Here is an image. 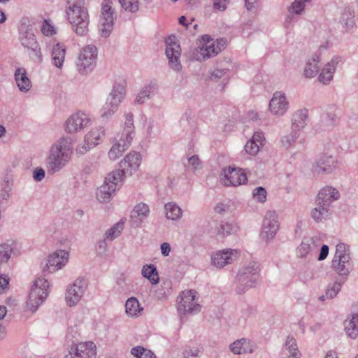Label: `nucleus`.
<instances>
[{
    "instance_id": "40",
    "label": "nucleus",
    "mask_w": 358,
    "mask_h": 358,
    "mask_svg": "<svg viewBox=\"0 0 358 358\" xmlns=\"http://www.w3.org/2000/svg\"><path fill=\"white\" fill-rule=\"evenodd\" d=\"M15 249L16 245L13 241L0 244V265L9 260L11 255L15 253Z\"/></svg>"
},
{
    "instance_id": "59",
    "label": "nucleus",
    "mask_w": 358,
    "mask_h": 358,
    "mask_svg": "<svg viewBox=\"0 0 358 358\" xmlns=\"http://www.w3.org/2000/svg\"><path fill=\"white\" fill-rule=\"evenodd\" d=\"M227 69H216L210 72V79L213 81H217L227 73Z\"/></svg>"
},
{
    "instance_id": "21",
    "label": "nucleus",
    "mask_w": 358,
    "mask_h": 358,
    "mask_svg": "<svg viewBox=\"0 0 358 358\" xmlns=\"http://www.w3.org/2000/svg\"><path fill=\"white\" fill-rule=\"evenodd\" d=\"M338 166L337 160L333 155L324 154L315 162L314 171L317 173L329 174Z\"/></svg>"
},
{
    "instance_id": "19",
    "label": "nucleus",
    "mask_w": 358,
    "mask_h": 358,
    "mask_svg": "<svg viewBox=\"0 0 358 358\" xmlns=\"http://www.w3.org/2000/svg\"><path fill=\"white\" fill-rule=\"evenodd\" d=\"M69 259V253L67 250H58L49 255L47 266L51 271H59L66 265Z\"/></svg>"
},
{
    "instance_id": "23",
    "label": "nucleus",
    "mask_w": 358,
    "mask_h": 358,
    "mask_svg": "<svg viewBox=\"0 0 358 358\" xmlns=\"http://www.w3.org/2000/svg\"><path fill=\"white\" fill-rule=\"evenodd\" d=\"M354 10L350 7H345L339 18V23L342 26L344 31L347 33L352 32L356 28Z\"/></svg>"
},
{
    "instance_id": "37",
    "label": "nucleus",
    "mask_w": 358,
    "mask_h": 358,
    "mask_svg": "<svg viewBox=\"0 0 358 358\" xmlns=\"http://www.w3.org/2000/svg\"><path fill=\"white\" fill-rule=\"evenodd\" d=\"M345 331L346 334L352 339L358 336V314L352 315L344 322Z\"/></svg>"
},
{
    "instance_id": "13",
    "label": "nucleus",
    "mask_w": 358,
    "mask_h": 358,
    "mask_svg": "<svg viewBox=\"0 0 358 358\" xmlns=\"http://www.w3.org/2000/svg\"><path fill=\"white\" fill-rule=\"evenodd\" d=\"M279 229L278 216L275 211L268 210L266 213L262 226L261 238L266 242L273 240Z\"/></svg>"
},
{
    "instance_id": "29",
    "label": "nucleus",
    "mask_w": 358,
    "mask_h": 358,
    "mask_svg": "<svg viewBox=\"0 0 358 358\" xmlns=\"http://www.w3.org/2000/svg\"><path fill=\"white\" fill-rule=\"evenodd\" d=\"M143 308L136 297L129 298L125 303V313L129 317H138L142 315Z\"/></svg>"
},
{
    "instance_id": "12",
    "label": "nucleus",
    "mask_w": 358,
    "mask_h": 358,
    "mask_svg": "<svg viewBox=\"0 0 358 358\" xmlns=\"http://www.w3.org/2000/svg\"><path fill=\"white\" fill-rule=\"evenodd\" d=\"M220 182L224 186H238L245 184L248 178L243 169L229 166L222 169L220 174Z\"/></svg>"
},
{
    "instance_id": "60",
    "label": "nucleus",
    "mask_w": 358,
    "mask_h": 358,
    "mask_svg": "<svg viewBox=\"0 0 358 358\" xmlns=\"http://www.w3.org/2000/svg\"><path fill=\"white\" fill-rule=\"evenodd\" d=\"M189 166L195 171L201 169V161L197 155H193L188 159Z\"/></svg>"
},
{
    "instance_id": "35",
    "label": "nucleus",
    "mask_w": 358,
    "mask_h": 358,
    "mask_svg": "<svg viewBox=\"0 0 358 358\" xmlns=\"http://www.w3.org/2000/svg\"><path fill=\"white\" fill-rule=\"evenodd\" d=\"M116 191L117 190H115L111 186L103 182V184L96 190V198L101 203H108L115 195Z\"/></svg>"
},
{
    "instance_id": "56",
    "label": "nucleus",
    "mask_w": 358,
    "mask_h": 358,
    "mask_svg": "<svg viewBox=\"0 0 358 358\" xmlns=\"http://www.w3.org/2000/svg\"><path fill=\"white\" fill-rule=\"evenodd\" d=\"M123 130L126 131L135 132L134 115L131 112H127L124 113V123Z\"/></svg>"
},
{
    "instance_id": "43",
    "label": "nucleus",
    "mask_w": 358,
    "mask_h": 358,
    "mask_svg": "<svg viewBox=\"0 0 358 358\" xmlns=\"http://www.w3.org/2000/svg\"><path fill=\"white\" fill-rule=\"evenodd\" d=\"M149 214L150 208L148 206L144 203H139L134 206L131 217L133 219L136 218L140 222H142L148 217Z\"/></svg>"
},
{
    "instance_id": "4",
    "label": "nucleus",
    "mask_w": 358,
    "mask_h": 358,
    "mask_svg": "<svg viewBox=\"0 0 358 358\" xmlns=\"http://www.w3.org/2000/svg\"><path fill=\"white\" fill-rule=\"evenodd\" d=\"M50 282L42 277L37 278L33 282L26 303V310L36 313L50 293Z\"/></svg>"
},
{
    "instance_id": "45",
    "label": "nucleus",
    "mask_w": 358,
    "mask_h": 358,
    "mask_svg": "<svg viewBox=\"0 0 358 358\" xmlns=\"http://www.w3.org/2000/svg\"><path fill=\"white\" fill-rule=\"evenodd\" d=\"M345 279L336 280L333 283H329L326 289V296L327 299H334L341 289Z\"/></svg>"
},
{
    "instance_id": "20",
    "label": "nucleus",
    "mask_w": 358,
    "mask_h": 358,
    "mask_svg": "<svg viewBox=\"0 0 358 358\" xmlns=\"http://www.w3.org/2000/svg\"><path fill=\"white\" fill-rule=\"evenodd\" d=\"M341 62V57L334 56L322 69L318 75V81L323 85H329L334 78L338 64Z\"/></svg>"
},
{
    "instance_id": "26",
    "label": "nucleus",
    "mask_w": 358,
    "mask_h": 358,
    "mask_svg": "<svg viewBox=\"0 0 358 358\" xmlns=\"http://www.w3.org/2000/svg\"><path fill=\"white\" fill-rule=\"evenodd\" d=\"M15 82L21 92H28L32 87V83L24 68H17L14 73Z\"/></svg>"
},
{
    "instance_id": "41",
    "label": "nucleus",
    "mask_w": 358,
    "mask_h": 358,
    "mask_svg": "<svg viewBox=\"0 0 358 358\" xmlns=\"http://www.w3.org/2000/svg\"><path fill=\"white\" fill-rule=\"evenodd\" d=\"M142 275L148 279L152 285H156L159 281V278L156 266L153 264H145L141 270Z\"/></svg>"
},
{
    "instance_id": "18",
    "label": "nucleus",
    "mask_w": 358,
    "mask_h": 358,
    "mask_svg": "<svg viewBox=\"0 0 358 358\" xmlns=\"http://www.w3.org/2000/svg\"><path fill=\"white\" fill-rule=\"evenodd\" d=\"M142 157L139 152L132 151L128 153L120 162L121 169L128 176L136 172L141 164Z\"/></svg>"
},
{
    "instance_id": "28",
    "label": "nucleus",
    "mask_w": 358,
    "mask_h": 358,
    "mask_svg": "<svg viewBox=\"0 0 358 358\" xmlns=\"http://www.w3.org/2000/svg\"><path fill=\"white\" fill-rule=\"evenodd\" d=\"M308 121V111L306 108L296 110L292 117V128L299 133L307 125Z\"/></svg>"
},
{
    "instance_id": "33",
    "label": "nucleus",
    "mask_w": 358,
    "mask_h": 358,
    "mask_svg": "<svg viewBox=\"0 0 358 358\" xmlns=\"http://www.w3.org/2000/svg\"><path fill=\"white\" fill-rule=\"evenodd\" d=\"M105 133L106 131L103 127H93L85 135V140L91 145L96 146L103 141Z\"/></svg>"
},
{
    "instance_id": "14",
    "label": "nucleus",
    "mask_w": 358,
    "mask_h": 358,
    "mask_svg": "<svg viewBox=\"0 0 358 358\" xmlns=\"http://www.w3.org/2000/svg\"><path fill=\"white\" fill-rule=\"evenodd\" d=\"M289 102L285 92L277 91L273 93L268 104V108L272 115L282 117L288 111Z\"/></svg>"
},
{
    "instance_id": "57",
    "label": "nucleus",
    "mask_w": 358,
    "mask_h": 358,
    "mask_svg": "<svg viewBox=\"0 0 358 358\" xmlns=\"http://www.w3.org/2000/svg\"><path fill=\"white\" fill-rule=\"evenodd\" d=\"M113 21H100L99 31L101 36L103 37L108 36L113 29Z\"/></svg>"
},
{
    "instance_id": "58",
    "label": "nucleus",
    "mask_w": 358,
    "mask_h": 358,
    "mask_svg": "<svg viewBox=\"0 0 358 358\" xmlns=\"http://www.w3.org/2000/svg\"><path fill=\"white\" fill-rule=\"evenodd\" d=\"M41 32L44 36H52L55 35L57 31L53 25L50 24V21L45 20L41 26Z\"/></svg>"
},
{
    "instance_id": "51",
    "label": "nucleus",
    "mask_w": 358,
    "mask_h": 358,
    "mask_svg": "<svg viewBox=\"0 0 358 358\" xmlns=\"http://www.w3.org/2000/svg\"><path fill=\"white\" fill-rule=\"evenodd\" d=\"M285 348L289 351V357H299V352L297 348L296 341L292 336H288L285 342Z\"/></svg>"
},
{
    "instance_id": "39",
    "label": "nucleus",
    "mask_w": 358,
    "mask_h": 358,
    "mask_svg": "<svg viewBox=\"0 0 358 358\" xmlns=\"http://www.w3.org/2000/svg\"><path fill=\"white\" fill-rule=\"evenodd\" d=\"M125 222L120 220L106 231L103 237L108 241H113L118 238L124 228Z\"/></svg>"
},
{
    "instance_id": "31",
    "label": "nucleus",
    "mask_w": 358,
    "mask_h": 358,
    "mask_svg": "<svg viewBox=\"0 0 358 358\" xmlns=\"http://www.w3.org/2000/svg\"><path fill=\"white\" fill-rule=\"evenodd\" d=\"M329 208L323 205L321 202L315 201V207L310 213L311 217L317 223L324 222L330 215Z\"/></svg>"
},
{
    "instance_id": "62",
    "label": "nucleus",
    "mask_w": 358,
    "mask_h": 358,
    "mask_svg": "<svg viewBox=\"0 0 358 358\" xmlns=\"http://www.w3.org/2000/svg\"><path fill=\"white\" fill-rule=\"evenodd\" d=\"M45 176V172L42 168H36L33 172V178L37 182L42 181Z\"/></svg>"
},
{
    "instance_id": "8",
    "label": "nucleus",
    "mask_w": 358,
    "mask_h": 358,
    "mask_svg": "<svg viewBox=\"0 0 358 358\" xmlns=\"http://www.w3.org/2000/svg\"><path fill=\"white\" fill-rule=\"evenodd\" d=\"M198 294L190 289L182 292L178 298V310L182 314H196L200 312L201 305L198 301Z\"/></svg>"
},
{
    "instance_id": "6",
    "label": "nucleus",
    "mask_w": 358,
    "mask_h": 358,
    "mask_svg": "<svg viewBox=\"0 0 358 358\" xmlns=\"http://www.w3.org/2000/svg\"><path fill=\"white\" fill-rule=\"evenodd\" d=\"M331 266L341 278L345 277L346 278L350 273L352 270V262L350 247L347 244L340 243L336 245Z\"/></svg>"
},
{
    "instance_id": "11",
    "label": "nucleus",
    "mask_w": 358,
    "mask_h": 358,
    "mask_svg": "<svg viewBox=\"0 0 358 358\" xmlns=\"http://www.w3.org/2000/svg\"><path fill=\"white\" fill-rule=\"evenodd\" d=\"M166 56L169 60V67L174 71L179 72L182 69L180 57L181 48L175 36H170L165 40Z\"/></svg>"
},
{
    "instance_id": "32",
    "label": "nucleus",
    "mask_w": 358,
    "mask_h": 358,
    "mask_svg": "<svg viewBox=\"0 0 358 358\" xmlns=\"http://www.w3.org/2000/svg\"><path fill=\"white\" fill-rule=\"evenodd\" d=\"M320 62V58L317 54L312 55L307 61L303 69V75L306 78H313L318 73Z\"/></svg>"
},
{
    "instance_id": "5",
    "label": "nucleus",
    "mask_w": 358,
    "mask_h": 358,
    "mask_svg": "<svg viewBox=\"0 0 358 358\" xmlns=\"http://www.w3.org/2000/svg\"><path fill=\"white\" fill-rule=\"evenodd\" d=\"M201 45L193 52V58L197 61L206 60L215 57L226 47L224 38L213 40L208 35H203L201 39Z\"/></svg>"
},
{
    "instance_id": "1",
    "label": "nucleus",
    "mask_w": 358,
    "mask_h": 358,
    "mask_svg": "<svg viewBox=\"0 0 358 358\" xmlns=\"http://www.w3.org/2000/svg\"><path fill=\"white\" fill-rule=\"evenodd\" d=\"M71 159V143L66 137L60 138L50 147L46 159L45 166L50 174L60 171Z\"/></svg>"
},
{
    "instance_id": "44",
    "label": "nucleus",
    "mask_w": 358,
    "mask_h": 358,
    "mask_svg": "<svg viewBox=\"0 0 358 358\" xmlns=\"http://www.w3.org/2000/svg\"><path fill=\"white\" fill-rule=\"evenodd\" d=\"M112 143L113 145L108 152V157L110 160L115 161L122 155L127 148H122L121 143L116 138L112 141Z\"/></svg>"
},
{
    "instance_id": "34",
    "label": "nucleus",
    "mask_w": 358,
    "mask_h": 358,
    "mask_svg": "<svg viewBox=\"0 0 358 358\" xmlns=\"http://www.w3.org/2000/svg\"><path fill=\"white\" fill-rule=\"evenodd\" d=\"M315 245L313 238H305L296 248V257L299 258H306L315 250Z\"/></svg>"
},
{
    "instance_id": "47",
    "label": "nucleus",
    "mask_w": 358,
    "mask_h": 358,
    "mask_svg": "<svg viewBox=\"0 0 358 358\" xmlns=\"http://www.w3.org/2000/svg\"><path fill=\"white\" fill-rule=\"evenodd\" d=\"M131 354L135 358H157L153 352L142 346L132 348L131 349Z\"/></svg>"
},
{
    "instance_id": "16",
    "label": "nucleus",
    "mask_w": 358,
    "mask_h": 358,
    "mask_svg": "<svg viewBox=\"0 0 358 358\" xmlns=\"http://www.w3.org/2000/svg\"><path fill=\"white\" fill-rule=\"evenodd\" d=\"M96 347L92 341L73 345L64 358H96Z\"/></svg>"
},
{
    "instance_id": "42",
    "label": "nucleus",
    "mask_w": 358,
    "mask_h": 358,
    "mask_svg": "<svg viewBox=\"0 0 358 358\" xmlns=\"http://www.w3.org/2000/svg\"><path fill=\"white\" fill-rule=\"evenodd\" d=\"M313 0H294L287 7V11L290 14L301 15L304 13L306 6L312 2Z\"/></svg>"
},
{
    "instance_id": "63",
    "label": "nucleus",
    "mask_w": 358,
    "mask_h": 358,
    "mask_svg": "<svg viewBox=\"0 0 358 358\" xmlns=\"http://www.w3.org/2000/svg\"><path fill=\"white\" fill-rule=\"evenodd\" d=\"M107 241H108L106 240L105 237H103V239L100 240L97 242L96 250L99 254H103L106 252L107 250Z\"/></svg>"
},
{
    "instance_id": "10",
    "label": "nucleus",
    "mask_w": 358,
    "mask_h": 358,
    "mask_svg": "<svg viewBox=\"0 0 358 358\" xmlns=\"http://www.w3.org/2000/svg\"><path fill=\"white\" fill-rule=\"evenodd\" d=\"M87 287L85 280L78 278L69 285L65 292V301L69 307H74L80 301Z\"/></svg>"
},
{
    "instance_id": "22",
    "label": "nucleus",
    "mask_w": 358,
    "mask_h": 358,
    "mask_svg": "<svg viewBox=\"0 0 358 358\" xmlns=\"http://www.w3.org/2000/svg\"><path fill=\"white\" fill-rule=\"evenodd\" d=\"M47 48L50 52L52 64L61 69L65 59V45L60 43H56L53 45L49 44Z\"/></svg>"
},
{
    "instance_id": "9",
    "label": "nucleus",
    "mask_w": 358,
    "mask_h": 358,
    "mask_svg": "<svg viewBox=\"0 0 358 358\" xmlns=\"http://www.w3.org/2000/svg\"><path fill=\"white\" fill-rule=\"evenodd\" d=\"M97 49L94 45H87L80 51L77 69L79 73L85 74L91 72L96 66Z\"/></svg>"
},
{
    "instance_id": "3",
    "label": "nucleus",
    "mask_w": 358,
    "mask_h": 358,
    "mask_svg": "<svg viewBox=\"0 0 358 358\" xmlns=\"http://www.w3.org/2000/svg\"><path fill=\"white\" fill-rule=\"evenodd\" d=\"M259 264L250 262L238 271L236 278V292L238 294L245 293L249 289L257 286L260 276Z\"/></svg>"
},
{
    "instance_id": "53",
    "label": "nucleus",
    "mask_w": 358,
    "mask_h": 358,
    "mask_svg": "<svg viewBox=\"0 0 358 358\" xmlns=\"http://www.w3.org/2000/svg\"><path fill=\"white\" fill-rule=\"evenodd\" d=\"M135 136V132L126 131L124 130L122 131L121 136L120 139H117V141H120L122 145V148H126L128 149L131 145L132 140Z\"/></svg>"
},
{
    "instance_id": "64",
    "label": "nucleus",
    "mask_w": 358,
    "mask_h": 358,
    "mask_svg": "<svg viewBox=\"0 0 358 358\" xmlns=\"http://www.w3.org/2000/svg\"><path fill=\"white\" fill-rule=\"evenodd\" d=\"M229 0H213L214 7L219 10H224Z\"/></svg>"
},
{
    "instance_id": "7",
    "label": "nucleus",
    "mask_w": 358,
    "mask_h": 358,
    "mask_svg": "<svg viewBox=\"0 0 358 358\" xmlns=\"http://www.w3.org/2000/svg\"><path fill=\"white\" fill-rule=\"evenodd\" d=\"M125 94L126 90L123 85L114 84L101 108V117L105 120L110 119L118 110L120 103L124 99Z\"/></svg>"
},
{
    "instance_id": "27",
    "label": "nucleus",
    "mask_w": 358,
    "mask_h": 358,
    "mask_svg": "<svg viewBox=\"0 0 358 358\" xmlns=\"http://www.w3.org/2000/svg\"><path fill=\"white\" fill-rule=\"evenodd\" d=\"M265 138L264 134L260 131H257L254 133L252 137L248 141L245 145V152L252 155H256L260 148L264 145Z\"/></svg>"
},
{
    "instance_id": "49",
    "label": "nucleus",
    "mask_w": 358,
    "mask_h": 358,
    "mask_svg": "<svg viewBox=\"0 0 358 358\" xmlns=\"http://www.w3.org/2000/svg\"><path fill=\"white\" fill-rule=\"evenodd\" d=\"M20 41L21 44L26 48L37 43L36 36L31 30L20 32Z\"/></svg>"
},
{
    "instance_id": "55",
    "label": "nucleus",
    "mask_w": 358,
    "mask_h": 358,
    "mask_svg": "<svg viewBox=\"0 0 358 358\" xmlns=\"http://www.w3.org/2000/svg\"><path fill=\"white\" fill-rule=\"evenodd\" d=\"M121 6L127 11L135 13L139 9L138 0H124L125 4L122 2V0H118Z\"/></svg>"
},
{
    "instance_id": "30",
    "label": "nucleus",
    "mask_w": 358,
    "mask_h": 358,
    "mask_svg": "<svg viewBox=\"0 0 358 358\" xmlns=\"http://www.w3.org/2000/svg\"><path fill=\"white\" fill-rule=\"evenodd\" d=\"M126 175L122 169L115 170L108 174L104 182L117 190L123 185L124 178Z\"/></svg>"
},
{
    "instance_id": "46",
    "label": "nucleus",
    "mask_w": 358,
    "mask_h": 358,
    "mask_svg": "<svg viewBox=\"0 0 358 358\" xmlns=\"http://www.w3.org/2000/svg\"><path fill=\"white\" fill-rule=\"evenodd\" d=\"M299 137V133L292 129L290 133L285 134L280 138L281 147L286 150L291 148Z\"/></svg>"
},
{
    "instance_id": "50",
    "label": "nucleus",
    "mask_w": 358,
    "mask_h": 358,
    "mask_svg": "<svg viewBox=\"0 0 358 358\" xmlns=\"http://www.w3.org/2000/svg\"><path fill=\"white\" fill-rule=\"evenodd\" d=\"M159 90V87L155 81H150L145 85L141 90L143 94H145L147 97L150 99L155 96Z\"/></svg>"
},
{
    "instance_id": "24",
    "label": "nucleus",
    "mask_w": 358,
    "mask_h": 358,
    "mask_svg": "<svg viewBox=\"0 0 358 358\" xmlns=\"http://www.w3.org/2000/svg\"><path fill=\"white\" fill-rule=\"evenodd\" d=\"M340 198L339 192L331 186H327L320 189L316 201L330 207L331 204Z\"/></svg>"
},
{
    "instance_id": "17",
    "label": "nucleus",
    "mask_w": 358,
    "mask_h": 358,
    "mask_svg": "<svg viewBox=\"0 0 358 358\" xmlns=\"http://www.w3.org/2000/svg\"><path fill=\"white\" fill-rule=\"evenodd\" d=\"M239 251L236 249H224L217 251L211 256V264L214 266L222 268L232 264L238 257Z\"/></svg>"
},
{
    "instance_id": "36",
    "label": "nucleus",
    "mask_w": 358,
    "mask_h": 358,
    "mask_svg": "<svg viewBox=\"0 0 358 358\" xmlns=\"http://www.w3.org/2000/svg\"><path fill=\"white\" fill-rule=\"evenodd\" d=\"M164 210L166 217L173 221L178 220L182 216V210L176 202L173 201L166 203L164 205Z\"/></svg>"
},
{
    "instance_id": "54",
    "label": "nucleus",
    "mask_w": 358,
    "mask_h": 358,
    "mask_svg": "<svg viewBox=\"0 0 358 358\" xmlns=\"http://www.w3.org/2000/svg\"><path fill=\"white\" fill-rule=\"evenodd\" d=\"M267 192L263 187H258L253 189L252 197L257 201L259 203H264L266 201Z\"/></svg>"
},
{
    "instance_id": "61",
    "label": "nucleus",
    "mask_w": 358,
    "mask_h": 358,
    "mask_svg": "<svg viewBox=\"0 0 358 358\" xmlns=\"http://www.w3.org/2000/svg\"><path fill=\"white\" fill-rule=\"evenodd\" d=\"M94 147V145H91L90 143H88L85 139L84 143L77 147L76 152L80 155H84Z\"/></svg>"
},
{
    "instance_id": "2",
    "label": "nucleus",
    "mask_w": 358,
    "mask_h": 358,
    "mask_svg": "<svg viewBox=\"0 0 358 358\" xmlns=\"http://www.w3.org/2000/svg\"><path fill=\"white\" fill-rule=\"evenodd\" d=\"M66 13L75 33L79 36L86 35L90 17L85 0H66Z\"/></svg>"
},
{
    "instance_id": "38",
    "label": "nucleus",
    "mask_w": 358,
    "mask_h": 358,
    "mask_svg": "<svg viewBox=\"0 0 358 358\" xmlns=\"http://www.w3.org/2000/svg\"><path fill=\"white\" fill-rule=\"evenodd\" d=\"M115 10L113 6V2L110 0H103L101 3V12L100 21L114 22Z\"/></svg>"
},
{
    "instance_id": "25",
    "label": "nucleus",
    "mask_w": 358,
    "mask_h": 358,
    "mask_svg": "<svg viewBox=\"0 0 358 358\" xmlns=\"http://www.w3.org/2000/svg\"><path fill=\"white\" fill-rule=\"evenodd\" d=\"M229 348L234 355L251 354L255 351L256 345L250 339L242 338L232 343Z\"/></svg>"
},
{
    "instance_id": "48",
    "label": "nucleus",
    "mask_w": 358,
    "mask_h": 358,
    "mask_svg": "<svg viewBox=\"0 0 358 358\" xmlns=\"http://www.w3.org/2000/svg\"><path fill=\"white\" fill-rule=\"evenodd\" d=\"M28 54L32 61L36 63H41L43 61V55L41 50V47L38 43H36L32 45L27 48Z\"/></svg>"
},
{
    "instance_id": "15",
    "label": "nucleus",
    "mask_w": 358,
    "mask_h": 358,
    "mask_svg": "<svg viewBox=\"0 0 358 358\" xmlns=\"http://www.w3.org/2000/svg\"><path fill=\"white\" fill-rule=\"evenodd\" d=\"M91 123L89 115L79 111L72 114L65 122V130L69 134L77 133Z\"/></svg>"
},
{
    "instance_id": "52",
    "label": "nucleus",
    "mask_w": 358,
    "mask_h": 358,
    "mask_svg": "<svg viewBox=\"0 0 358 358\" xmlns=\"http://www.w3.org/2000/svg\"><path fill=\"white\" fill-rule=\"evenodd\" d=\"M236 227L229 222H222L217 227V233L223 236H229L236 232Z\"/></svg>"
}]
</instances>
